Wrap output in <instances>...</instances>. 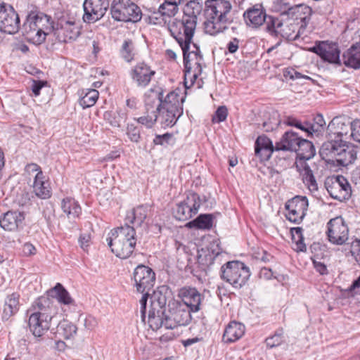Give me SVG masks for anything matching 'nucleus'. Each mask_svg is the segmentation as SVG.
<instances>
[{"mask_svg": "<svg viewBox=\"0 0 360 360\" xmlns=\"http://www.w3.org/2000/svg\"><path fill=\"white\" fill-rule=\"evenodd\" d=\"M205 3V32L215 35L224 30L226 24L230 22L227 15L231 9V5L226 0H207Z\"/></svg>", "mask_w": 360, "mask_h": 360, "instance_id": "nucleus-1", "label": "nucleus"}, {"mask_svg": "<svg viewBox=\"0 0 360 360\" xmlns=\"http://www.w3.org/2000/svg\"><path fill=\"white\" fill-rule=\"evenodd\" d=\"M108 245L112 253L121 259L131 256L136 244V230L125 224L110 231L107 238Z\"/></svg>", "mask_w": 360, "mask_h": 360, "instance_id": "nucleus-2", "label": "nucleus"}, {"mask_svg": "<svg viewBox=\"0 0 360 360\" xmlns=\"http://www.w3.org/2000/svg\"><path fill=\"white\" fill-rule=\"evenodd\" d=\"M323 157L335 158L338 165L347 166L356 159L357 151L354 145L347 142H324L320 149Z\"/></svg>", "mask_w": 360, "mask_h": 360, "instance_id": "nucleus-3", "label": "nucleus"}, {"mask_svg": "<svg viewBox=\"0 0 360 360\" xmlns=\"http://www.w3.org/2000/svg\"><path fill=\"white\" fill-rule=\"evenodd\" d=\"M184 56V84L188 88L187 79L190 78V86H192L199 75L202 72V56L196 44L192 43L180 46Z\"/></svg>", "mask_w": 360, "mask_h": 360, "instance_id": "nucleus-4", "label": "nucleus"}, {"mask_svg": "<svg viewBox=\"0 0 360 360\" xmlns=\"http://www.w3.org/2000/svg\"><path fill=\"white\" fill-rule=\"evenodd\" d=\"M243 18L248 26L257 28L265 24L266 30L269 32H275L276 27L282 26L281 22L278 19L266 15L261 4H255L249 8L244 12Z\"/></svg>", "mask_w": 360, "mask_h": 360, "instance_id": "nucleus-5", "label": "nucleus"}, {"mask_svg": "<svg viewBox=\"0 0 360 360\" xmlns=\"http://www.w3.org/2000/svg\"><path fill=\"white\" fill-rule=\"evenodd\" d=\"M250 276L248 267L241 262H228L221 268V278L235 288H240L243 286Z\"/></svg>", "mask_w": 360, "mask_h": 360, "instance_id": "nucleus-6", "label": "nucleus"}, {"mask_svg": "<svg viewBox=\"0 0 360 360\" xmlns=\"http://www.w3.org/2000/svg\"><path fill=\"white\" fill-rule=\"evenodd\" d=\"M110 13L117 21L136 22L142 17L140 8L131 0H113Z\"/></svg>", "mask_w": 360, "mask_h": 360, "instance_id": "nucleus-7", "label": "nucleus"}, {"mask_svg": "<svg viewBox=\"0 0 360 360\" xmlns=\"http://www.w3.org/2000/svg\"><path fill=\"white\" fill-rule=\"evenodd\" d=\"M196 23L192 18L182 17L181 20H174L169 26L171 35L176 39L180 46L191 44L196 28Z\"/></svg>", "mask_w": 360, "mask_h": 360, "instance_id": "nucleus-8", "label": "nucleus"}, {"mask_svg": "<svg viewBox=\"0 0 360 360\" xmlns=\"http://www.w3.org/2000/svg\"><path fill=\"white\" fill-rule=\"evenodd\" d=\"M81 30L79 21L62 19L53 27V34L59 42L71 43L81 34Z\"/></svg>", "mask_w": 360, "mask_h": 360, "instance_id": "nucleus-9", "label": "nucleus"}, {"mask_svg": "<svg viewBox=\"0 0 360 360\" xmlns=\"http://www.w3.org/2000/svg\"><path fill=\"white\" fill-rule=\"evenodd\" d=\"M20 27V19L13 7L0 2V31L9 34L16 33Z\"/></svg>", "mask_w": 360, "mask_h": 360, "instance_id": "nucleus-10", "label": "nucleus"}, {"mask_svg": "<svg viewBox=\"0 0 360 360\" xmlns=\"http://www.w3.org/2000/svg\"><path fill=\"white\" fill-rule=\"evenodd\" d=\"M310 50L326 62L337 65H342L340 50L337 43L329 41H317Z\"/></svg>", "mask_w": 360, "mask_h": 360, "instance_id": "nucleus-11", "label": "nucleus"}, {"mask_svg": "<svg viewBox=\"0 0 360 360\" xmlns=\"http://www.w3.org/2000/svg\"><path fill=\"white\" fill-rule=\"evenodd\" d=\"M352 122L345 117H334L327 127L328 141L338 143L347 142L349 133L352 131Z\"/></svg>", "mask_w": 360, "mask_h": 360, "instance_id": "nucleus-12", "label": "nucleus"}, {"mask_svg": "<svg viewBox=\"0 0 360 360\" xmlns=\"http://www.w3.org/2000/svg\"><path fill=\"white\" fill-rule=\"evenodd\" d=\"M328 240L335 245H342L349 237V229L341 217L331 219L327 224Z\"/></svg>", "mask_w": 360, "mask_h": 360, "instance_id": "nucleus-13", "label": "nucleus"}, {"mask_svg": "<svg viewBox=\"0 0 360 360\" xmlns=\"http://www.w3.org/2000/svg\"><path fill=\"white\" fill-rule=\"evenodd\" d=\"M133 279L137 292H150L155 284V274L151 268L140 264L134 269Z\"/></svg>", "mask_w": 360, "mask_h": 360, "instance_id": "nucleus-14", "label": "nucleus"}, {"mask_svg": "<svg viewBox=\"0 0 360 360\" xmlns=\"http://www.w3.org/2000/svg\"><path fill=\"white\" fill-rule=\"evenodd\" d=\"M330 195L339 201L347 200L351 196V186L343 176L339 175L331 178L326 183Z\"/></svg>", "mask_w": 360, "mask_h": 360, "instance_id": "nucleus-15", "label": "nucleus"}, {"mask_svg": "<svg viewBox=\"0 0 360 360\" xmlns=\"http://www.w3.org/2000/svg\"><path fill=\"white\" fill-rule=\"evenodd\" d=\"M86 22H94L102 18L109 7L108 0H85L83 4Z\"/></svg>", "mask_w": 360, "mask_h": 360, "instance_id": "nucleus-16", "label": "nucleus"}, {"mask_svg": "<svg viewBox=\"0 0 360 360\" xmlns=\"http://www.w3.org/2000/svg\"><path fill=\"white\" fill-rule=\"evenodd\" d=\"M200 206L199 195L195 193H190L186 199L177 205L175 217L180 221H185L195 214Z\"/></svg>", "mask_w": 360, "mask_h": 360, "instance_id": "nucleus-17", "label": "nucleus"}, {"mask_svg": "<svg viewBox=\"0 0 360 360\" xmlns=\"http://www.w3.org/2000/svg\"><path fill=\"white\" fill-rule=\"evenodd\" d=\"M287 219L294 223H300L306 214L308 200L306 197L295 196L285 203Z\"/></svg>", "mask_w": 360, "mask_h": 360, "instance_id": "nucleus-18", "label": "nucleus"}, {"mask_svg": "<svg viewBox=\"0 0 360 360\" xmlns=\"http://www.w3.org/2000/svg\"><path fill=\"white\" fill-rule=\"evenodd\" d=\"M166 300L162 299L151 300L148 314V323L153 330L163 328Z\"/></svg>", "mask_w": 360, "mask_h": 360, "instance_id": "nucleus-19", "label": "nucleus"}, {"mask_svg": "<svg viewBox=\"0 0 360 360\" xmlns=\"http://www.w3.org/2000/svg\"><path fill=\"white\" fill-rule=\"evenodd\" d=\"M284 6V12H287L288 18L292 20L295 23L298 22L300 28L305 29L312 14L311 7L304 4L295 5L292 7H286V5Z\"/></svg>", "mask_w": 360, "mask_h": 360, "instance_id": "nucleus-20", "label": "nucleus"}, {"mask_svg": "<svg viewBox=\"0 0 360 360\" xmlns=\"http://www.w3.org/2000/svg\"><path fill=\"white\" fill-rule=\"evenodd\" d=\"M155 74V72L145 63L136 64L130 72L132 81L139 87H146L148 86Z\"/></svg>", "mask_w": 360, "mask_h": 360, "instance_id": "nucleus-21", "label": "nucleus"}, {"mask_svg": "<svg viewBox=\"0 0 360 360\" xmlns=\"http://www.w3.org/2000/svg\"><path fill=\"white\" fill-rule=\"evenodd\" d=\"M180 295L186 309H189L191 312H196L200 310L202 296L195 288H183L180 290Z\"/></svg>", "mask_w": 360, "mask_h": 360, "instance_id": "nucleus-22", "label": "nucleus"}, {"mask_svg": "<svg viewBox=\"0 0 360 360\" xmlns=\"http://www.w3.org/2000/svg\"><path fill=\"white\" fill-rule=\"evenodd\" d=\"M34 23L32 14H30L22 25L21 32L27 41L39 45L45 41V38L44 35L39 34V31Z\"/></svg>", "mask_w": 360, "mask_h": 360, "instance_id": "nucleus-23", "label": "nucleus"}, {"mask_svg": "<svg viewBox=\"0 0 360 360\" xmlns=\"http://www.w3.org/2000/svg\"><path fill=\"white\" fill-rule=\"evenodd\" d=\"M32 307L33 313L39 315L42 318L46 316V319L51 321L56 314V306L53 301L47 297L38 298Z\"/></svg>", "mask_w": 360, "mask_h": 360, "instance_id": "nucleus-24", "label": "nucleus"}, {"mask_svg": "<svg viewBox=\"0 0 360 360\" xmlns=\"http://www.w3.org/2000/svg\"><path fill=\"white\" fill-rule=\"evenodd\" d=\"M46 318V316L42 318L33 312L30 314L28 326L30 332L35 338H41L50 329L51 321L47 320Z\"/></svg>", "mask_w": 360, "mask_h": 360, "instance_id": "nucleus-25", "label": "nucleus"}, {"mask_svg": "<svg viewBox=\"0 0 360 360\" xmlns=\"http://www.w3.org/2000/svg\"><path fill=\"white\" fill-rule=\"evenodd\" d=\"M155 110L158 112V117H159L162 127H172L183 114V109H169L156 105Z\"/></svg>", "mask_w": 360, "mask_h": 360, "instance_id": "nucleus-26", "label": "nucleus"}, {"mask_svg": "<svg viewBox=\"0 0 360 360\" xmlns=\"http://www.w3.org/2000/svg\"><path fill=\"white\" fill-rule=\"evenodd\" d=\"M274 151H276V145L265 135L259 136L255 141V152L262 160H268Z\"/></svg>", "mask_w": 360, "mask_h": 360, "instance_id": "nucleus-27", "label": "nucleus"}, {"mask_svg": "<svg viewBox=\"0 0 360 360\" xmlns=\"http://www.w3.org/2000/svg\"><path fill=\"white\" fill-rule=\"evenodd\" d=\"M25 216L22 212L8 211L0 218V226L7 231H15L22 224Z\"/></svg>", "mask_w": 360, "mask_h": 360, "instance_id": "nucleus-28", "label": "nucleus"}, {"mask_svg": "<svg viewBox=\"0 0 360 360\" xmlns=\"http://www.w3.org/2000/svg\"><path fill=\"white\" fill-rule=\"evenodd\" d=\"M301 138L297 134L292 131H286L281 139L279 142L276 143V151H296Z\"/></svg>", "mask_w": 360, "mask_h": 360, "instance_id": "nucleus-29", "label": "nucleus"}, {"mask_svg": "<svg viewBox=\"0 0 360 360\" xmlns=\"http://www.w3.org/2000/svg\"><path fill=\"white\" fill-rule=\"evenodd\" d=\"M245 332V325L236 321H231L225 328L223 340L225 342H234L241 338Z\"/></svg>", "mask_w": 360, "mask_h": 360, "instance_id": "nucleus-30", "label": "nucleus"}, {"mask_svg": "<svg viewBox=\"0 0 360 360\" xmlns=\"http://www.w3.org/2000/svg\"><path fill=\"white\" fill-rule=\"evenodd\" d=\"M342 63L355 70L360 68V44H353L342 54Z\"/></svg>", "mask_w": 360, "mask_h": 360, "instance_id": "nucleus-31", "label": "nucleus"}, {"mask_svg": "<svg viewBox=\"0 0 360 360\" xmlns=\"http://www.w3.org/2000/svg\"><path fill=\"white\" fill-rule=\"evenodd\" d=\"M300 174L302 175L303 182L311 192L318 191V184L309 165L305 161H300L297 165Z\"/></svg>", "mask_w": 360, "mask_h": 360, "instance_id": "nucleus-32", "label": "nucleus"}, {"mask_svg": "<svg viewBox=\"0 0 360 360\" xmlns=\"http://www.w3.org/2000/svg\"><path fill=\"white\" fill-rule=\"evenodd\" d=\"M33 191L36 195L41 199H48L51 195L49 184L45 180L43 172H39V176H34Z\"/></svg>", "mask_w": 360, "mask_h": 360, "instance_id": "nucleus-33", "label": "nucleus"}, {"mask_svg": "<svg viewBox=\"0 0 360 360\" xmlns=\"http://www.w3.org/2000/svg\"><path fill=\"white\" fill-rule=\"evenodd\" d=\"M19 298L20 295L16 292H13L6 297L2 314V319L4 320H8L18 312L20 306Z\"/></svg>", "mask_w": 360, "mask_h": 360, "instance_id": "nucleus-34", "label": "nucleus"}, {"mask_svg": "<svg viewBox=\"0 0 360 360\" xmlns=\"http://www.w3.org/2000/svg\"><path fill=\"white\" fill-rule=\"evenodd\" d=\"M158 104L157 105L165 107L169 109H183L182 103L184 102V98L175 92H169L165 98L162 100V96H158Z\"/></svg>", "mask_w": 360, "mask_h": 360, "instance_id": "nucleus-35", "label": "nucleus"}, {"mask_svg": "<svg viewBox=\"0 0 360 360\" xmlns=\"http://www.w3.org/2000/svg\"><path fill=\"white\" fill-rule=\"evenodd\" d=\"M148 207L140 205L134 208L131 211L127 214L125 221L126 224H136L137 226H141L148 215Z\"/></svg>", "mask_w": 360, "mask_h": 360, "instance_id": "nucleus-36", "label": "nucleus"}, {"mask_svg": "<svg viewBox=\"0 0 360 360\" xmlns=\"http://www.w3.org/2000/svg\"><path fill=\"white\" fill-rule=\"evenodd\" d=\"M281 23L282 26L276 27L274 32H281L283 37L288 40H296L300 37L301 30H304L303 28H300V25H299L298 22H289L285 25L283 22Z\"/></svg>", "mask_w": 360, "mask_h": 360, "instance_id": "nucleus-37", "label": "nucleus"}, {"mask_svg": "<svg viewBox=\"0 0 360 360\" xmlns=\"http://www.w3.org/2000/svg\"><path fill=\"white\" fill-rule=\"evenodd\" d=\"M32 14L35 22L34 24H36L37 30L39 31V34L44 35L46 39V36L48 34L46 30H50L51 27L53 29L54 27L52 26L51 17L41 13L38 14Z\"/></svg>", "mask_w": 360, "mask_h": 360, "instance_id": "nucleus-38", "label": "nucleus"}, {"mask_svg": "<svg viewBox=\"0 0 360 360\" xmlns=\"http://www.w3.org/2000/svg\"><path fill=\"white\" fill-rule=\"evenodd\" d=\"M295 152L300 160H306L314 156L315 148L311 141L302 139Z\"/></svg>", "mask_w": 360, "mask_h": 360, "instance_id": "nucleus-39", "label": "nucleus"}, {"mask_svg": "<svg viewBox=\"0 0 360 360\" xmlns=\"http://www.w3.org/2000/svg\"><path fill=\"white\" fill-rule=\"evenodd\" d=\"M99 93L97 90L94 89H88L82 90L81 98L79 99V105L83 108H90L95 105L98 98Z\"/></svg>", "mask_w": 360, "mask_h": 360, "instance_id": "nucleus-40", "label": "nucleus"}, {"mask_svg": "<svg viewBox=\"0 0 360 360\" xmlns=\"http://www.w3.org/2000/svg\"><path fill=\"white\" fill-rule=\"evenodd\" d=\"M202 0L188 1L184 8V17H187V18L191 19L193 18L197 24V17L202 10Z\"/></svg>", "mask_w": 360, "mask_h": 360, "instance_id": "nucleus-41", "label": "nucleus"}, {"mask_svg": "<svg viewBox=\"0 0 360 360\" xmlns=\"http://www.w3.org/2000/svg\"><path fill=\"white\" fill-rule=\"evenodd\" d=\"M63 211L70 218H76L81 213V207L77 202L72 198L63 199L61 203Z\"/></svg>", "mask_w": 360, "mask_h": 360, "instance_id": "nucleus-42", "label": "nucleus"}, {"mask_svg": "<svg viewBox=\"0 0 360 360\" xmlns=\"http://www.w3.org/2000/svg\"><path fill=\"white\" fill-rule=\"evenodd\" d=\"M171 313L173 315V319L176 321L179 326H186L191 321L190 310L181 306L176 308L171 311Z\"/></svg>", "mask_w": 360, "mask_h": 360, "instance_id": "nucleus-43", "label": "nucleus"}, {"mask_svg": "<svg viewBox=\"0 0 360 360\" xmlns=\"http://www.w3.org/2000/svg\"><path fill=\"white\" fill-rule=\"evenodd\" d=\"M212 214H200L195 219L188 222L187 226L190 228L195 227L202 229H210L212 226Z\"/></svg>", "mask_w": 360, "mask_h": 360, "instance_id": "nucleus-44", "label": "nucleus"}, {"mask_svg": "<svg viewBox=\"0 0 360 360\" xmlns=\"http://www.w3.org/2000/svg\"><path fill=\"white\" fill-rule=\"evenodd\" d=\"M155 106H153L148 101H146V110L147 115L138 118V122L146 126L148 128L152 127L158 119V115L155 113L156 111L153 110Z\"/></svg>", "mask_w": 360, "mask_h": 360, "instance_id": "nucleus-45", "label": "nucleus"}, {"mask_svg": "<svg viewBox=\"0 0 360 360\" xmlns=\"http://www.w3.org/2000/svg\"><path fill=\"white\" fill-rule=\"evenodd\" d=\"M219 254V252L214 253V251L210 252L209 249L206 251L202 250L198 255V263L203 270H205L206 268L213 264L215 257Z\"/></svg>", "mask_w": 360, "mask_h": 360, "instance_id": "nucleus-46", "label": "nucleus"}, {"mask_svg": "<svg viewBox=\"0 0 360 360\" xmlns=\"http://www.w3.org/2000/svg\"><path fill=\"white\" fill-rule=\"evenodd\" d=\"M77 328L72 323L63 320L58 326V332L65 339L72 338L77 333Z\"/></svg>", "mask_w": 360, "mask_h": 360, "instance_id": "nucleus-47", "label": "nucleus"}, {"mask_svg": "<svg viewBox=\"0 0 360 360\" xmlns=\"http://www.w3.org/2000/svg\"><path fill=\"white\" fill-rule=\"evenodd\" d=\"M51 293H55L58 297V301L65 304H69L72 302V300L70 297L68 292L60 283H57L56 286L51 290Z\"/></svg>", "mask_w": 360, "mask_h": 360, "instance_id": "nucleus-48", "label": "nucleus"}, {"mask_svg": "<svg viewBox=\"0 0 360 360\" xmlns=\"http://www.w3.org/2000/svg\"><path fill=\"white\" fill-rule=\"evenodd\" d=\"M178 6L179 5L176 4V3L174 4L172 3V1H165L164 3L160 6L158 13L162 16L171 18L174 16L177 13L179 10Z\"/></svg>", "mask_w": 360, "mask_h": 360, "instance_id": "nucleus-49", "label": "nucleus"}, {"mask_svg": "<svg viewBox=\"0 0 360 360\" xmlns=\"http://www.w3.org/2000/svg\"><path fill=\"white\" fill-rule=\"evenodd\" d=\"M122 58L127 61L130 62L134 59V46L132 40L125 39L120 49Z\"/></svg>", "mask_w": 360, "mask_h": 360, "instance_id": "nucleus-50", "label": "nucleus"}, {"mask_svg": "<svg viewBox=\"0 0 360 360\" xmlns=\"http://www.w3.org/2000/svg\"><path fill=\"white\" fill-rule=\"evenodd\" d=\"M282 335L283 333L282 330H281L280 332H276L273 336L266 338V346L270 348H272L280 345L283 341V338Z\"/></svg>", "mask_w": 360, "mask_h": 360, "instance_id": "nucleus-51", "label": "nucleus"}, {"mask_svg": "<svg viewBox=\"0 0 360 360\" xmlns=\"http://www.w3.org/2000/svg\"><path fill=\"white\" fill-rule=\"evenodd\" d=\"M228 115V110L226 106H220L217 108L214 115L212 117L214 122L219 123L224 121Z\"/></svg>", "mask_w": 360, "mask_h": 360, "instance_id": "nucleus-52", "label": "nucleus"}, {"mask_svg": "<svg viewBox=\"0 0 360 360\" xmlns=\"http://www.w3.org/2000/svg\"><path fill=\"white\" fill-rule=\"evenodd\" d=\"M127 135L130 140L133 142L138 143L141 138L140 130L133 125H129L127 127Z\"/></svg>", "mask_w": 360, "mask_h": 360, "instance_id": "nucleus-53", "label": "nucleus"}, {"mask_svg": "<svg viewBox=\"0 0 360 360\" xmlns=\"http://www.w3.org/2000/svg\"><path fill=\"white\" fill-rule=\"evenodd\" d=\"M349 136L354 141L360 143V120L352 122V128Z\"/></svg>", "mask_w": 360, "mask_h": 360, "instance_id": "nucleus-54", "label": "nucleus"}, {"mask_svg": "<svg viewBox=\"0 0 360 360\" xmlns=\"http://www.w3.org/2000/svg\"><path fill=\"white\" fill-rule=\"evenodd\" d=\"M179 325L174 321L173 319V315L170 312L169 315H166L165 314V318H164V323H163V328L165 329H174L175 328L178 327Z\"/></svg>", "mask_w": 360, "mask_h": 360, "instance_id": "nucleus-55", "label": "nucleus"}, {"mask_svg": "<svg viewBox=\"0 0 360 360\" xmlns=\"http://www.w3.org/2000/svg\"><path fill=\"white\" fill-rule=\"evenodd\" d=\"M150 292H141L143 294L141 299L140 300L141 304V319L143 322L146 321V304L148 301V297L149 296Z\"/></svg>", "mask_w": 360, "mask_h": 360, "instance_id": "nucleus-56", "label": "nucleus"}, {"mask_svg": "<svg viewBox=\"0 0 360 360\" xmlns=\"http://www.w3.org/2000/svg\"><path fill=\"white\" fill-rule=\"evenodd\" d=\"M25 172L30 176H39V172H42L40 167L35 163L27 164L25 168Z\"/></svg>", "mask_w": 360, "mask_h": 360, "instance_id": "nucleus-57", "label": "nucleus"}, {"mask_svg": "<svg viewBox=\"0 0 360 360\" xmlns=\"http://www.w3.org/2000/svg\"><path fill=\"white\" fill-rule=\"evenodd\" d=\"M79 243L82 249L87 251L91 244V235L89 233H82L79 238Z\"/></svg>", "mask_w": 360, "mask_h": 360, "instance_id": "nucleus-58", "label": "nucleus"}, {"mask_svg": "<svg viewBox=\"0 0 360 360\" xmlns=\"http://www.w3.org/2000/svg\"><path fill=\"white\" fill-rule=\"evenodd\" d=\"M22 252L25 256L34 255L36 254V248L32 244L26 243L22 246Z\"/></svg>", "mask_w": 360, "mask_h": 360, "instance_id": "nucleus-59", "label": "nucleus"}, {"mask_svg": "<svg viewBox=\"0 0 360 360\" xmlns=\"http://www.w3.org/2000/svg\"><path fill=\"white\" fill-rule=\"evenodd\" d=\"M239 47V40L237 38L232 39L227 44V49L231 53L237 51Z\"/></svg>", "mask_w": 360, "mask_h": 360, "instance_id": "nucleus-60", "label": "nucleus"}, {"mask_svg": "<svg viewBox=\"0 0 360 360\" xmlns=\"http://www.w3.org/2000/svg\"><path fill=\"white\" fill-rule=\"evenodd\" d=\"M171 138V135L168 133L163 135H158L153 140L155 145H162L165 142H167Z\"/></svg>", "mask_w": 360, "mask_h": 360, "instance_id": "nucleus-61", "label": "nucleus"}, {"mask_svg": "<svg viewBox=\"0 0 360 360\" xmlns=\"http://www.w3.org/2000/svg\"><path fill=\"white\" fill-rule=\"evenodd\" d=\"M44 83L41 81H33L32 84V91L34 96H37L40 94V90L44 86Z\"/></svg>", "mask_w": 360, "mask_h": 360, "instance_id": "nucleus-62", "label": "nucleus"}, {"mask_svg": "<svg viewBox=\"0 0 360 360\" xmlns=\"http://www.w3.org/2000/svg\"><path fill=\"white\" fill-rule=\"evenodd\" d=\"M311 132L310 135L316 134L319 136L323 131L324 128L319 125L317 122L311 123L310 127Z\"/></svg>", "mask_w": 360, "mask_h": 360, "instance_id": "nucleus-63", "label": "nucleus"}, {"mask_svg": "<svg viewBox=\"0 0 360 360\" xmlns=\"http://www.w3.org/2000/svg\"><path fill=\"white\" fill-rule=\"evenodd\" d=\"M349 290L353 295L360 294V276L352 283Z\"/></svg>", "mask_w": 360, "mask_h": 360, "instance_id": "nucleus-64", "label": "nucleus"}]
</instances>
